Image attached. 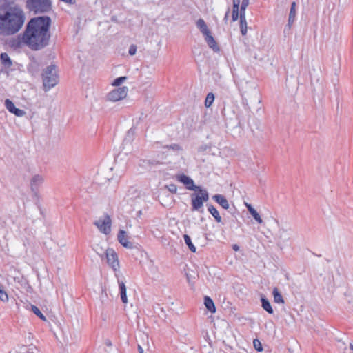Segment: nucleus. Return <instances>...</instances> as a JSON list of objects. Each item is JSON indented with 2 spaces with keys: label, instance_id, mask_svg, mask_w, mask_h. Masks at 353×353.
<instances>
[{
  "label": "nucleus",
  "instance_id": "e433bc0d",
  "mask_svg": "<svg viewBox=\"0 0 353 353\" xmlns=\"http://www.w3.org/2000/svg\"><path fill=\"white\" fill-rule=\"evenodd\" d=\"M163 148L172 149L174 151L182 150V148L180 146V145L176 144V143H174V144H171V145H164Z\"/></svg>",
  "mask_w": 353,
  "mask_h": 353
},
{
  "label": "nucleus",
  "instance_id": "6ab92c4d",
  "mask_svg": "<svg viewBox=\"0 0 353 353\" xmlns=\"http://www.w3.org/2000/svg\"><path fill=\"white\" fill-rule=\"evenodd\" d=\"M260 301L261 303V307L263 309L266 311L268 314H272L274 313V310L272 309V307L269 301V300L267 299V297L261 294L260 297Z\"/></svg>",
  "mask_w": 353,
  "mask_h": 353
},
{
  "label": "nucleus",
  "instance_id": "f3484780",
  "mask_svg": "<svg viewBox=\"0 0 353 353\" xmlns=\"http://www.w3.org/2000/svg\"><path fill=\"white\" fill-rule=\"evenodd\" d=\"M205 40L209 48H211L214 52H219L220 51V48L214 38L211 34V32L205 35Z\"/></svg>",
  "mask_w": 353,
  "mask_h": 353
},
{
  "label": "nucleus",
  "instance_id": "a211bd4d",
  "mask_svg": "<svg viewBox=\"0 0 353 353\" xmlns=\"http://www.w3.org/2000/svg\"><path fill=\"white\" fill-rule=\"evenodd\" d=\"M161 164V163L156 159H141L139 163V166L148 169H151Z\"/></svg>",
  "mask_w": 353,
  "mask_h": 353
},
{
  "label": "nucleus",
  "instance_id": "393cba45",
  "mask_svg": "<svg viewBox=\"0 0 353 353\" xmlns=\"http://www.w3.org/2000/svg\"><path fill=\"white\" fill-rule=\"evenodd\" d=\"M0 59L1 63L6 67H10L12 65V62L8 54L6 52H3L0 55Z\"/></svg>",
  "mask_w": 353,
  "mask_h": 353
},
{
  "label": "nucleus",
  "instance_id": "864d4df0",
  "mask_svg": "<svg viewBox=\"0 0 353 353\" xmlns=\"http://www.w3.org/2000/svg\"><path fill=\"white\" fill-rule=\"evenodd\" d=\"M105 344H106L107 345H108V346H110V345H112V343H111L110 341H107L105 342Z\"/></svg>",
  "mask_w": 353,
  "mask_h": 353
},
{
  "label": "nucleus",
  "instance_id": "7ed1b4c3",
  "mask_svg": "<svg viewBox=\"0 0 353 353\" xmlns=\"http://www.w3.org/2000/svg\"><path fill=\"white\" fill-rule=\"evenodd\" d=\"M44 91H48L59 82V75L54 64H51L43 70L41 73Z\"/></svg>",
  "mask_w": 353,
  "mask_h": 353
},
{
  "label": "nucleus",
  "instance_id": "dca6fc26",
  "mask_svg": "<svg viewBox=\"0 0 353 353\" xmlns=\"http://www.w3.org/2000/svg\"><path fill=\"white\" fill-rule=\"evenodd\" d=\"M28 72L33 77H37L40 71V63L34 58H31V61L27 68Z\"/></svg>",
  "mask_w": 353,
  "mask_h": 353
},
{
  "label": "nucleus",
  "instance_id": "ddd939ff",
  "mask_svg": "<svg viewBox=\"0 0 353 353\" xmlns=\"http://www.w3.org/2000/svg\"><path fill=\"white\" fill-rule=\"evenodd\" d=\"M5 105L10 113H12L17 117H23L26 114V112L24 110L16 108L14 103L8 99L5 100Z\"/></svg>",
  "mask_w": 353,
  "mask_h": 353
},
{
  "label": "nucleus",
  "instance_id": "412c9836",
  "mask_svg": "<svg viewBox=\"0 0 353 353\" xmlns=\"http://www.w3.org/2000/svg\"><path fill=\"white\" fill-rule=\"evenodd\" d=\"M207 207L208 212L214 218L215 221L217 223H221L222 221L221 216H220L219 212L216 208L212 204H207Z\"/></svg>",
  "mask_w": 353,
  "mask_h": 353
},
{
  "label": "nucleus",
  "instance_id": "4468645a",
  "mask_svg": "<svg viewBox=\"0 0 353 353\" xmlns=\"http://www.w3.org/2000/svg\"><path fill=\"white\" fill-rule=\"evenodd\" d=\"M117 239L125 248L132 249L134 248L133 243L128 240L125 231L120 230L117 235Z\"/></svg>",
  "mask_w": 353,
  "mask_h": 353
},
{
  "label": "nucleus",
  "instance_id": "5fc2aeb1",
  "mask_svg": "<svg viewBox=\"0 0 353 353\" xmlns=\"http://www.w3.org/2000/svg\"><path fill=\"white\" fill-rule=\"evenodd\" d=\"M350 349L352 350V353H353V345L350 344Z\"/></svg>",
  "mask_w": 353,
  "mask_h": 353
},
{
  "label": "nucleus",
  "instance_id": "c85d7f7f",
  "mask_svg": "<svg viewBox=\"0 0 353 353\" xmlns=\"http://www.w3.org/2000/svg\"><path fill=\"white\" fill-rule=\"evenodd\" d=\"M134 130L132 128H130L127 134L123 139V144H127L131 143V141L134 139Z\"/></svg>",
  "mask_w": 353,
  "mask_h": 353
},
{
  "label": "nucleus",
  "instance_id": "3c124183",
  "mask_svg": "<svg viewBox=\"0 0 353 353\" xmlns=\"http://www.w3.org/2000/svg\"><path fill=\"white\" fill-rule=\"evenodd\" d=\"M233 3H234L240 4L241 3V0H233Z\"/></svg>",
  "mask_w": 353,
  "mask_h": 353
},
{
  "label": "nucleus",
  "instance_id": "de8ad7c7",
  "mask_svg": "<svg viewBox=\"0 0 353 353\" xmlns=\"http://www.w3.org/2000/svg\"><path fill=\"white\" fill-rule=\"evenodd\" d=\"M232 249L234 251H239L240 250V247L237 244L232 245Z\"/></svg>",
  "mask_w": 353,
  "mask_h": 353
},
{
  "label": "nucleus",
  "instance_id": "a18cd8bd",
  "mask_svg": "<svg viewBox=\"0 0 353 353\" xmlns=\"http://www.w3.org/2000/svg\"><path fill=\"white\" fill-rule=\"evenodd\" d=\"M229 12H230V8H228L227 11H226V13L225 14V17L223 18V21H225V23H227L228 19Z\"/></svg>",
  "mask_w": 353,
  "mask_h": 353
},
{
  "label": "nucleus",
  "instance_id": "c9c22d12",
  "mask_svg": "<svg viewBox=\"0 0 353 353\" xmlns=\"http://www.w3.org/2000/svg\"><path fill=\"white\" fill-rule=\"evenodd\" d=\"M249 5V0H243L240 6V14H245V10Z\"/></svg>",
  "mask_w": 353,
  "mask_h": 353
},
{
  "label": "nucleus",
  "instance_id": "ea45409f",
  "mask_svg": "<svg viewBox=\"0 0 353 353\" xmlns=\"http://www.w3.org/2000/svg\"><path fill=\"white\" fill-rule=\"evenodd\" d=\"M166 187L171 193H176L177 186L175 184L172 183L167 185Z\"/></svg>",
  "mask_w": 353,
  "mask_h": 353
},
{
  "label": "nucleus",
  "instance_id": "f03ea898",
  "mask_svg": "<svg viewBox=\"0 0 353 353\" xmlns=\"http://www.w3.org/2000/svg\"><path fill=\"white\" fill-rule=\"evenodd\" d=\"M25 21L22 9L8 3L0 5V35L11 36L18 32Z\"/></svg>",
  "mask_w": 353,
  "mask_h": 353
},
{
  "label": "nucleus",
  "instance_id": "603ef678",
  "mask_svg": "<svg viewBox=\"0 0 353 353\" xmlns=\"http://www.w3.org/2000/svg\"><path fill=\"white\" fill-rule=\"evenodd\" d=\"M254 92L256 96H259V93L258 90H256V89L254 90Z\"/></svg>",
  "mask_w": 353,
  "mask_h": 353
},
{
  "label": "nucleus",
  "instance_id": "a878e982",
  "mask_svg": "<svg viewBox=\"0 0 353 353\" xmlns=\"http://www.w3.org/2000/svg\"><path fill=\"white\" fill-rule=\"evenodd\" d=\"M240 29L241 34L245 35L247 33V22L244 14H240Z\"/></svg>",
  "mask_w": 353,
  "mask_h": 353
},
{
  "label": "nucleus",
  "instance_id": "20e7f679",
  "mask_svg": "<svg viewBox=\"0 0 353 353\" xmlns=\"http://www.w3.org/2000/svg\"><path fill=\"white\" fill-rule=\"evenodd\" d=\"M194 191V192L190 195L191 210L192 211L203 212V203L209 200V193L206 189L203 188L201 186L199 187V190Z\"/></svg>",
  "mask_w": 353,
  "mask_h": 353
},
{
  "label": "nucleus",
  "instance_id": "4d7b16f0",
  "mask_svg": "<svg viewBox=\"0 0 353 353\" xmlns=\"http://www.w3.org/2000/svg\"><path fill=\"white\" fill-rule=\"evenodd\" d=\"M236 221L238 222L239 225H241V222L238 221L236 219Z\"/></svg>",
  "mask_w": 353,
  "mask_h": 353
},
{
  "label": "nucleus",
  "instance_id": "0eeeda50",
  "mask_svg": "<svg viewBox=\"0 0 353 353\" xmlns=\"http://www.w3.org/2000/svg\"><path fill=\"white\" fill-rule=\"evenodd\" d=\"M128 94V88L125 86L119 87L112 91L110 92L107 98L109 101H120L127 96Z\"/></svg>",
  "mask_w": 353,
  "mask_h": 353
},
{
  "label": "nucleus",
  "instance_id": "b1692460",
  "mask_svg": "<svg viewBox=\"0 0 353 353\" xmlns=\"http://www.w3.org/2000/svg\"><path fill=\"white\" fill-rule=\"evenodd\" d=\"M119 287L120 290V295L121 301L123 303H128L127 290L125 283L123 281H119Z\"/></svg>",
  "mask_w": 353,
  "mask_h": 353
},
{
  "label": "nucleus",
  "instance_id": "473e14b6",
  "mask_svg": "<svg viewBox=\"0 0 353 353\" xmlns=\"http://www.w3.org/2000/svg\"><path fill=\"white\" fill-rule=\"evenodd\" d=\"M0 300L3 302L8 301V296L1 285H0Z\"/></svg>",
  "mask_w": 353,
  "mask_h": 353
},
{
  "label": "nucleus",
  "instance_id": "c03bdc74",
  "mask_svg": "<svg viewBox=\"0 0 353 353\" xmlns=\"http://www.w3.org/2000/svg\"><path fill=\"white\" fill-rule=\"evenodd\" d=\"M239 6H240V4L233 3L232 11L240 12Z\"/></svg>",
  "mask_w": 353,
  "mask_h": 353
},
{
  "label": "nucleus",
  "instance_id": "39448f33",
  "mask_svg": "<svg viewBox=\"0 0 353 353\" xmlns=\"http://www.w3.org/2000/svg\"><path fill=\"white\" fill-rule=\"evenodd\" d=\"M26 7L34 14H43L52 10V2L50 0H26Z\"/></svg>",
  "mask_w": 353,
  "mask_h": 353
},
{
  "label": "nucleus",
  "instance_id": "72a5a7b5",
  "mask_svg": "<svg viewBox=\"0 0 353 353\" xmlns=\"http://www.w3.org/2000/svg\"><path fill=\"white\" fill-rule=\"evenodd\" d=\"M253 346L257 352H261L263 350L262 344L258 339H254L253 340Z\"/></svg>",
  "mask_w": 353,
  "mask_h": 353
},
{
  "label": "nucleus",
  "instance_id": "aec40b11",
  "mask_svg": "<svg viewBox=\"0 0 353 353\" xmlns=\"http://www.w3.org/2000/svg\"><path fill=\"white\" fill-rule=\"evenodd\" d=\"M290 233L289 230L281 228L278 233L279 243L281 244L287 242L290 239Z\"/></svg>",
  "mask_w": 353,
  "mask_h": 353
},
{
  "label": "nucleus",
  "instance_id": "58836bf2",
  "mask_svg": "<svg viewBox=\"0 0 353 353\" xmlns=\"http://www.w3.org/2000/svg\"><path fill=\"white\" fill-rule=\"evenodd\" d=\"M137 47L136 45H134V44L130 45V46L129 48V50H128L129 54L131 56L134 55L137 52Z\"/></svg>",
  "mask_w": 353,
  "mask_h": 353
},
{
  "label": "nucleus",
  "instance_id": "a19ab883",
  "mask_svg": "<svg viewBox=\"0 0 353 353\" xmlns=\"http://www.w3.org/2000/svg\"><path fill=\"white\" fill-rule=\"evenodd\" d=\"M239 18L240 19V12L232 11V21H237Z\"/></svg>",
  "mask_w": 353,
  "mask_h": 353
},
{
  "label": "nucleus",
  "instance_id": "f257e3e1",
  "mask_svg": "<svg viewBox=\"0 0 353 353\" xmlns=\"http://www.w3.org/2000/svg\"><path fill=\"white\" fill-rule=\"evenodd\" d=\"M52 20L48 16H39L30 19L24 30L26 46L32 50H41L49 45Z\"/></svg>",
  "mask_w": 353,
  "mask_h": 353
},
{
  "label": "nucleus",
  "instance_id": "2eb2a0df",
  "mask_svg": "<svg viewBox=\"0 0 353 353\" xmlns=\"http://www.w3.org/2000/svg\"><path fill=\"white\" fill-rule=\"evenodd\" d=\"M24 32L22 34H19L17 38H13L9 41V46L14 49L20 48L23 45L26 46V41L25 40Z\"/></svg>",
  "mask_w": 353,
  "mask_h": 353
},
{
  "label": "nucleus",
  "instance_id": "7c9ffc66",
  "mask_svg": "<svg viewBox=\"0 0 353 353\" xmlns=\"http://www.w3.org/2000/svg\"><path fill=\"white\" fill-rule=\"evenodd\" d=\"M214 101V94L212 92H209L205 98V105L209 108Z\"/></svg>",
  "mask_w": 353,
  "mask_h": 353
},
{
  "label": "nucleus",
  "instance_id": "79ce46f5",
  "mask_svg": "<svg viewBox=\"0 0 353 353\" xmlns=\"http://www.w3.org/2000/svg\"><path fill=\"white\" fill-rule=\"evenodd\" d=\"M39 351L36 347L32 346L28 349V350L26 351V353H37Z\"/></svg>",
  "mask_w": 353,
  "mask_h": 353
},
{
  "label": "nucleus",
  "instance_id": "cd10ccee",
  "mask_svg": "<svg viewBox=\"0 0 353 353\" xmlns=\"http://www.w3.org/2000/svg\"><path fill=\"white\" fill-rule=\"evenodd\" d=\"M183 239L185 244L187 245L190 250L194 253L196 252V248L192 243L190 236L188 234H184Z\"/></svg>",
  "mask_w": 353,
  "mask_h": 353
},
{
  "label": "nucleus",
  "instance_id": "4be33fe9",
  "mask_svg": "<svg viewBox=\"0 0 353 353\" xmlns=\"http://www.w3.org/2000/svg\"><path fill=\"white\" fill-rule=\"evenodd\" d=\"M204 305L206 309L211 313L216 312V307L213 300L208 296L204 297Z\"/></svg>",
  "mask_w": 353,
  "mask_h": 353
},
{
  "label": "nucleus",
  "instance_id": "4c0bfd02",
  "mask_svg": "<svg viewBox=\"0 0 353 353\" xmlns=\"http://www.w3.org/2000/svg\"><path fill=\"white\" fill-rule=\"evenodd\" d=\"M296 5L294 1H293L291 4L289 17H290L292 19L295 18L296 17Z\"/></svg>",
  "mask_w": 353,
  "mask_h": 353
},
{
  "label": "nucleus",
  "instance_id": "49530a36",
  "mask_svg": "<svg viewBox=\"0 0 353 353\" xmlns=\"http://www.w3.org/2000/svg\"><path fill=\"white\" fill-rule=\"evenodd\" d=\"M245 205H246L247 209H248V212H250V210H254V208L252 206V205H251V204H250V203H245Z\"/></svg>",
  "mask_w": 353,
  "mask_h": 353
},
{
  "label": "nucleus",
  "instance_id": "c756f323",
  "mask_svg": "<svg viewBox=\"0 0 353 353\" xmlns=\"http://www.w3.org/2000/svg\"><path fill=\"white\" fill-rule=\"evenodd\" d=\"M31 310L32 312L37 315L39 319H41L43 321H46V316L42 314V312L40 311V310L35 305H31Z\"/></svg>",
  "mask_w": 353,
  "mask_h": 353
},
{
  "label": "nucleus",
  "instance_id": "9d476101",
  "mask_svg": "<svg viewBox=\"0 0 353 353\" xmlns=\"http://www.w3.org/2000/svg\"><path fill=\"white\" fill-rule=\"evenodd\" d=\"M247 106L245 108V114L240 111L236 114V119L238 120L237 126L243 128L245 123L248 122V119L250 117V108L248 107V102L245 103Z\"/></svg>",
  "mask_w": 353,
  "mask_h": 353
},
{
  "label": "nucleus",
  "instance_id": "423d86ee",
  "mask_svg": "<svg viewBox=\"0 0 353 353\" xmlns=\"http://www.w3.org/2000/svg\"><path fill=\"white\" fill-rule=\"evenodd\" d=\"M111 218L106 214L104 219H99L94 222V225L97 227L99 231L105 234H108L111 230Z\"/></svg>",
  "mask_w": 353,
  "mask_h": 353
},
{
  "label": "nucleus",
  "instance_id": "5701e85b",
  "mask_svg": "<svg viewBox=\"0 0 353 353\" xmlns=\"http://www.w3.org/2000/svg\"><path fill=\"white\" fill-rule=\"evenodd\" d=\"M196 27L199 29L203 36L210 34L211 32L208 29L205 21L203 19H199L196 21Z\"/></svg>",
  "mask_w": 353,
  "mask_h": 353
},
{
  "label": "nucleus",
  "instance_id": "8fccbe9b",
  "mask_svg": "<svg viewBox=\"0 0 353 353\" xmlns=\"http://www.w3.org/2000/svg\"><path fill=\"white\" fill-rule=\"evenodd\" d=\"M6 1L5 3H14L15 0H4Z\"/></svg>",
  "mask_w": 353,
  "mask_h": 353
},
{
  "label": "nucleus",
  "instance_id": "6e6552de",
  "mask_svg": "<svg viewBox=\"0 0 353 353\" xmlns=\"http://www.w3.org/2000/svg\"><path fill=\"white\" fill-rule=\"evenodd\" d=\"M107 263L114 270L119 267L118 256L113 249L108 248L105 251Z\"/></svg>",
  "mask_w": 353,
  "mask_h": 353
},
{
  "label": "nucleus",
  "instance_id": "1a4fd4ad",
  "mask_svg": "<svg viewBox=\"0 0 353 353\" xmlns=\"http://www.w3.org/2000/svg\"><path fill=\"white\" fill-rule=\"evenodd\" d=\"M177 180L185 185V188L189 190H196L199 189V185H196L193 179L189 176L184 174L176 175Z\"/></svg>",
  "mask_w": 353,
  "mask_h": 353
},
{
  "label": "nucleus",
  "instance_id": "2f4dec72",
  "mask_svg": "<svg viewBox=\"0 0 353 353\" xmlns=\"http://www.w3.org/2000/svg\"><path fill=\"white\" fill-rule=\"evenodd\" d=\"M250 214L252 216V217L254 219V220L258 223H263L262 219L261 218L259 214L257 212V211L255 209L252 210H250Z\"/></svg>",
  "mask_w": 353,
  "mask_h": 353
},
{
  "label": "nucleus",
  "instance_id": "6e6d98bb",
  "mask_svg": "<svg viewBox=\"0 0 353 353\" xmlns=\"http://www.w3.org/2000/svg\"><path fill=\"white\" fill-rule=\"evenodd\" d=\"M205 150V148L201 147V148H199V151H203V150Z\"/></svg>",
  "mask_w": 353,
  "mask_h": 353
},
{
  "label": "nucleus",
  "instance_id": "09e8293b",
  "mask_svg": "<svg viewBox=\"0 0 353 353\" xmlns=\"http://www.w3.org/2000/svg\"><path fill=\"white\" fill-rule=\"evenodd\" d=\"M138 351L139 353H143V349L140 345H138Z\"/></svg>",
  "mask_w": 353,
  "mask_h": 353
},
{
  "label": "nucleus",
  "instance_id": "9b49d317",
  "mask_svg": "<svg viewBox=\"0 0 353 353\" xmlns=\"http://www.w3.org/2000/svg\"><path fill=\"white\" fill-rule=\"evenodd\" d=\"M212 199L219 205H220L223 209L228 210V212L230 214H232L233 216L234 215V212H232L231 208H230L229 202L225 197V196L219 194H214V196H212Z\"/></svg>",
  "mask_w": 353,
  "mask_h": 353
},
{
  "label": "nucleus",
  "instance_id": "bb28decb",
  "mask_svg": "<svg viewBox=\"0 0 353 353\" xmlns=\"http://www.w3.org/2000/svg\"><path fill=\"white\" fill-rule=\"evenodd\" d=\"M272 295L274 297V301L276 303H284L285 301L282 295L279 292L277 288H274L272 291Z\"/></svg>",
  "mask_w": 353,
  "mask_h": 353
},
{
  "label": "nucleus",
  "instance_id": "37998d69",
  "mask_svg": "<svg viewBox=\"0 0 353 353\" xmlns=\"http://www.w3.org/2000/svg\"><path fill=\"white\" fill-rule=\"evenodd\" d=\"M295 20V18H291L290 17H288V25L287 26L288 27L289 29H290L292 23H294Z\"/></svg>",
  "mask_w": 353,
  "mask_h": 353
},
{
  "label": "nucleus",
  "instance_id": "f8f14e48",
  "mask_svg": "<svg viewBox=\"0 0 353 353\" xmlns=\"http://www.w3.org/2000/svg\"><path fill=\"white\" fill-rule=\"evenodd\" d=\"M43 178L41 175L36 174L30 180V189L35 196L38 194L39 187L43 183Z\"/></svg>",
  "mask_w": 353,
  "mask_h": 353
},
{
  "label": "nucleus",
  "instance_id": "f704fd0d",
  "mask_svg": "<svg viewBox=\"0 0 353 353\" xmlns=\"http://www.w3.org/2000/svg\"><path fill=\"white\" fill-rule=\"evenodd\" d=\"M127 79V77H117L116 78L113 83H112V85L114 86H119L120 85H121L125 80Z\"/></svg>",
  "mask_w": 353,
  "mask_h": 353
}]
</instances>
